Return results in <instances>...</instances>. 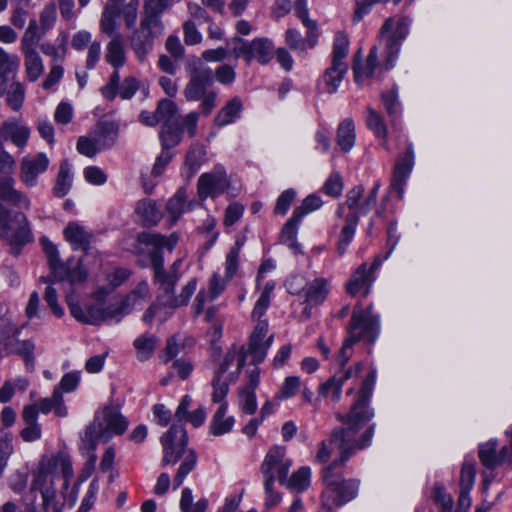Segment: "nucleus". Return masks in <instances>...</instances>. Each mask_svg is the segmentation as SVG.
Listing matches in <instances>:
<instances>
[{
	"label": "nucleus",
	"mask_w": 512,
	"mask_h": 512,
	"mask_svg": "<svg viewBox=\"0 0 512 512\" xmlns=\"http://www.w3.org/2000/svg\"><path fill=\"white\" fill-rule=\"evenodd\" d=\"M376 382V370L371 368L361 383L357 399L346 416H340L344 427L333 432L328 440H323L315 453V462L325 463L334 448L339 450L338 468H341L357 451L370 446L374 436V424L370 421L374 417L369 407V400Z\"/></svg>",
	"instance_id": "obj_1"
},
{
	"label": "nucleus",
	"mask_w": 512,
	"mask_h": 512,
	"mask_svg": "<svg viewBox=\"0 0 512 512\" xmlns=\"http://www.w3.org/2000/svg\"><path fill=\"white\" fill-rule=\"evenodd\" d=\"M191 401L192 399L189 395L182 397L175 413L177 422L173 423L169 430L160 438L163 452L162 465H174L181 460L173 479L175 488L183 484L188 474L194 470L197 464L196 452L194 449L187 447L188 437L186 430L182 424L178 423L186 418Z\"/></svg>",
	"instance_id": "obj_2"
},
{
	"label": "nucleus",
	"mask_w": 512,
	"mask_h": 512,
	"mask_svg": "<svg viewBox=\"0 0 512 512\" xmlns=\"http://www.w3.org/2000/svg\"><path fill=\"white\" fill-rule=\"evenodd\" d=\"M14 182L10 176L0 177V200L8 201L19 209H30L29 197L14 189ZM0 237L12 246L14 254H18L20 247L33 240L26 216L22 213L12 216L0 205Z\"/></svg>",
	"instance_id": "obj_3"
},
{
	"label": "nucleus",
	"mask_w": 512,
	"mask_h": 512,
	"mask_svg": "<svg viewBox=\"0 0 512 512\" xmlns=\"http://www.w3.org/2000/svg\"><path fill=\"white\" fill-rule=\"evenodd\" d=\"M73 478L72 462L68 455L59 452L43 456L32 471L31 488L40 492L45 511H56V483L67 489Z\"/></svg>",
	"instance_id": "obj_4"
},
{
	"label": "nucleus",
	"mask_w": 512,
	"mask_h": 512,
	"mask_svg": "<svg viewBox=\"0 0 512 512\" xmlns=\"http://www.w3.org/2000/svg\"><path fill=\"white\" fill-rule=\"evenodd\" d=\"M142 243L151 247L150 261L154 270L155 280L160 284V289L163 293L167 294L170 299V307H180L188 304L191 296L197 289V280L195 278L190 279L187 284L182 288L181 293L178 296H173L174 285L176 283V277L167 275L163 270V259L161 251L166 249L172 251L178 243V236L175 233L169 236H162L159 234H142L139 237Z\"/></svg>",
	"instance_id": "obj_5"
},
{
	"label": "nucleus",
	"mask_w": 512,
	"mask_h": 512,
	"mask_svg": "<svg viewBox=\"0 0 512 512\" xmlns=\"http://www.w3.org/2000/svg\"><path fill=\"white\" fill-rule=\"evenodd\" d=\"M128 420L117 406L107 405L95 413L92 424L87 427L81 438V449L91 451L88 459L89 472L94 468L97 457L94 450L98 442H108L113 437L122 435L128 428Z\"/></svg>",
	"instance_id": "obj_6"
},
{
	"label": "nucleus",
	"mask_w": 512,
	"mask_h": 512,
	"mask_svg": "<svg viewBox=\"0 0 512 512\" xmlns=\"http://www.w3.org/2000/svg\"><path fill=\"white\" fill-rule=\"evenodd\" d=\"M322 478L324 483L322 504L329 510L340 508L358 494L359 481L344 478L341 468H338V461H333L323 469Z\"/></svg>",
	"instance_id": "obj_7"
},
{
	"label": "nucleus",
	"mask_w": 512,
	"mask_h": 512,
	"mask_svg": "<svg viewBox=\"0 0 512 512\" xmlns=\"http://www.w3.org/2000/svg\"><path fill=\"white\" fill-rule=\"evenodd\" d=\"M380 332L379 316L372 312V306L366 310L356 306L348 329V338L337 356V362L344 366L351 357L350 349L357 341L373 343Z\"/></svg>",
	"instance_id": "obj_8"
},
{
	"label": "nucleus",
	"mask_w": 512,
	"mask_h": 512,
	"mask_svg": "<svg viewBox=\"0 0 512 512\" xmlns=\"http://www.w3.org/2000/svg\"><path fill=\"white\" fill-rule=\"evenodd\" d=\"M66 302L71 315L79 322L86 324H99L103 321L119 322L129 314L127 302L116 301L103 307L100 303L81 305L76 296L68 294Z\"/></svg>",
	"instance_id": "obj_9"
},
{
	"label": "nucleus",
	"mask_w": 512,
	"mask_h": 512,
	"mask_svg": "<svg viewBox=\"0 0 512 512\" xmlns=\"http://www.w3.org/2000/svg\"><path fill=\"white\" fill-rule=\"evenodd\" d=\"M410 21L406 17L394 16L388 18L379 33V44L385 58V69L395 66L402 43L409 34Z\"/></svg>",
	"instance_id": "obj_10"
},
{
	"label": "nucleus",
	"mask_w": 512,
	"mask_h": 512,
	"mask_svg": "<svg viewBox=\"0 0 512 512\" xmlns=\"http://www.w3.org/2000/svg\"><path fill=\"white\" fill-rule=\"evenodd\" d=\"M42 249L47 258L49 268L56 279L74 285L83 282L88 275L82 259L71 257L65 262L60 260L57 246L47 237L40 238Z\"/></svg>",
	"instance_id": "obj_11"
},
{
	"label": "nucleus",
	"mask_w": 512,
	"mask_h": 512,
	"mask_svg": "<svg viewBox=\"0 0 512 512\" xmlns=\"http://www.w3.org/2000/svg\"><path fill=\"white\" fill-rule=\"evenodd\" d=\"M228 45L235 58H243L248 64L253 60L262 65L267 64L274 54L272 41L265 37L255 38L250 42L235 37Z\"/></svg>",
	"instance_id": "obj_12"
},
{
	"label": "nucleus",
	"mask_w": 512,
	"mask_h": 512,
	"mask_svg": "<svg viewBox=\"0 0 512 512\" xmlns=\"http://www.w3.org/2000/svg\"><path fill=\"white\" fill-rule=\"evenodd\" d=\"M292 463V459L287 456L285 447L272 446L266 453L260 468L265 478L264 481L275 482L277 479L281 484L288 475Z\"/></svg>",
	"instance_id": "obj_13"
},
{
	"label": "nucleus",
	"mask_w": 512,
	"mask_h": 512,
	"mask_svg": "<svg viewBox=\"0 0 512 512\" xmlns=\"http://www.w3.org/2000/svg\"><path fill=\"white\" fill-rule=\"evenodd\" d=\"M230 180L222 165L203 173L197 181V193L200 200L217 198L229 190Z\"/></svg>",
	"instance_id": "obj_14"
},
{
	"label": "nucleus",
	"mask_w": 512,
	"mask_h": 512,
	"mask_svg": "<svg viewBox=\"0 0 512 512\" xmlns=\"http://www.w3.org/2000/svg\"><path fill=\"white\" fill-rule=\"evenodd\" d=\"M49 164V157L44 152L24 156L20 162V180L27 187L36 186L38 177L47 171Z\"/></svg>",
	"instance_id": "obj_15"
},
{
	"label": "nucleus",
	"mask_w": 512,
	"mask_h": 512,
	"mask_svg": "<svg viewBox=\"0 0 512 512\" xmlns=\"http://www.w3.org/2000/svg\"><path fill=\"white\" fill-rule=\"evenodd\" d=\"M380 185L375 183L372 189L364 195V188L361 185L355 186L347 192L346 205L350 215H366L375 205Z\"/></svg>",
	"instance_id": "obj_16"
},
{
	"label": "nucleus",
	"mask_w": 512,
	"mask_h": 512,
	"mask_svg": "<svg viewBox=\"0 0 512 512\" xmlns=\"http://www.w3.org/2000/svg\"><path fill=\"white\" fill-rule=\"evenodd\" d=\"M415 164V154L412 144H409L406 152L399 156L395 162L390 191L403 198L406 182Z\"/></svg>",
	"instance_id": "obj_17"
},
{
	"label": "nucleus",
	"mask_w": 512,
	"mask_h": 512,
	"mask_svg": "<svg viewBox=\"0 0 512 512\" xmlns=\"http://www.w3.org/2000/svg\"><path fill=\"white\" fill-rule=\"evenodd\" d=\"M382 263L383 260L380 256H377L370 268L367 267L366 263L360 265L347 283V292L353 296L360 293L366 296L370 292V288L375 281L374 273Z\"/></svg>",
	"instance_id": "obj_18"
},
{
	"label": "nucleus",
	"mask_w": 512,
	"mask_h": 512,
	"mask_svg": "<svg viewBox=\"0 0 512 512\" xmlns=\"http://www.w3.org/2000/svg\"><path fill=\"white\" fill-rule=\"evenodd\" d=\"M267 332L268 322L262 320L258 321L250 335L246 353L252 356L254 364H259L266 358L267 352L273 343V335L267 337Z\"/></svg>",
	"instance_id": "obj_19"
},
{
	"label": "nucleus",
	"mask_w": 512,
	"mask_h": 512,
	"mask_svg": "<svg viewBox=\"0 0 512 512\" xmlns=\"http://www.w3.org/2000/svg\"><path fill=\"white\" fill-rule=\"evenodd\" d=\"M330 288L328 281L324 278H316L308 283L302 290L303 304L305 308L302 315L305 318L311 317V310L325 302Z\"/></svg>",
	"instance_id": "obj_20"
},
{
	"label": "nucleus",
	"mask_w": 512,
	"mask_h": 512,
	"mask_svg": "<svg viewBox=\"0 0 512 512\" xmlns=\"http://www.w3.org/2000/svg\"><path fill=\"white\" fill-rule=\"evenodd\" d=\"M246 355L243 346H232L223 356L216 374H222V377H229L230 381H235L245 364Z\"/></svg>",
	"instance_id": "obj_21"
},
{
	"label": "nucleus",
	"mask_w": 512,
	"mask_h": 512,
	"mask_svg": "<svg viewBox=\"0 0 512 512\" xmlns=\"http://www.w3.org/2000/svg\"><path fill=\"white\" fill-rule=\"evenodd\" d=\"M30 135V127L20 119H8L0 127V136L19 149H24L27 146Z\"/></svg>",
	"instance_id": "obj_22"
},
{
	"label": "nucleus",
	"mask_w": 512,
	"mask_h": 512,
	"mask_svg": "<svg viewBox=\"0 0 512 512\" xmlns=\"http://www.w3.org/2000/svg\"><path fill=\"white\" fill-rule=\"evenodd\" d=\"M260 369L257 366L247 371V384L239 391V405L243 413L251 415L257 409L255 391L260 383Z\"/></svg>",
	"instance_id": "obj_23"
},
{
	"label": "nucleus",
	"mask_w": 512,
	"mask_h": 512,
	"mask_svg": "<svg viewBox=\"0 0 512 512\" xmlns=\"http://www.w3.org/2000/svg\"><path fill=\"white\" fill-rule=\"evenodd\" d=\"M229 281L230 280H227L225 277L222 278L217 273L212 275L208 282L207 290L201 289L195 298L194 313L196 316L203 311L207 300L213 301L224 292Z\"/></svg>",
	"instance_id": "obj_24"
},
{
	"label": "nucleus",
	"mask_w": 512,
	"mask_h": 512,
	"mask_svg": "<svg viewBox=\"0 0 512 512\" xmlns=\"http://www.w3.org/2000/svg\"><path fill=\"white\" fill-rule=\"evenodd\" d=\"M213 81V72L208 67L195 69L192 73L191 80L187 84L184 95L187 100L196 101L203 95L207 85Z\"/></svg>",
	"instance_id": "obj_25"
},
{
	"label": "nucleus",
	"mask_w": 512,
	"mask_h": 512,
	"mask_svg": "<svg viewBox=\"0 0 512 512\" xmlns=\"http://www.w3.org/2000/svg\"><path fill=\"white\" fill-rule=\"evenodd\" d=\"M197 205L194 199H188L187 189L180 187L169 199L166 211L172 223H175L183 214L193 210Z\"/></svg>",
	"instance_id": "obj_26"
},
{
	"label": "nucleus",
	"mask_w": 512,
	"mask_h": 512,
	"mask_svg": "<svg viewBox=\"0 0 512 512\" xmlns=\"http://www.w3.org/2000/svg\"><path fill=\"white\" fill-rule=\"evenodd\" d=\"M378 48L373 47L364 64L355 63L353 66L354 78L359 85L368 84L370 79L377 77L380 73L378 66Z\"/></svg>",
	"instance_id": "obj_27"
},
{
	"label": "nucleus",
	"mask_w": 512,
	"mask_h": 512,
	"mask_svg": "<svg viewBox=\"0 0 512 512\" xmlns=\"http://www.w3.org/2000/svg\"><path fill=\"white\" fill-rule=\"evenodd\" d=\"M65 240L72 246L74 250H85L90 244L91 233L81 224L70 222L65 227Z\"/></svg>",
	"instance_id": "obj_28"
},
{
	"label": "nucleus",
	"mask_w": 512,
	"mask_h": 512,
	"mask_svg": "<svg viewBox=\"0 0 512 512\" xmlns=\"http://www.w3.org/2000/svg\"><path fill=\"white\" fill-rule=\"evenodd\" d=\"M207 161L208 158L205 147L201 145L191 146L181 170L182 176L191 179Z\"/></svg>",
	"instance_id": "obj_29"
},
{
	"label": "nucleus",
	"mask_w": 512,
	"mask_h": 512,
	"mask_svg": "<svg viewBox=\"0 0 512 512\" xmlns=\"http://www.w3.org/2000/svg\"><path fill=\"white\" fill-rule=\"evenodd\" d=\"M105 61L111 65L115 71L125 65L126 51L123 38L120 34H115L107 43L105 49Z\"/></svg>",
	"instance_id": "obj_30"
},
{
	"label": "nucleus",
	"mask_w": 512,
	"mask_h": 512,
	"mask_svg": "<svg viewBox=\"0 0 512 512\" xmlns=\"http://www.w3.org/2000/svg\"><path fill=\"white\" fill-rule=\"evenodd\" d=\"M3 84L4 89L0 96L6 95V102L12 110H20L25 100L24 85L16 79V76H12L11 79H5Z\"/></svg>",
	"instance_id": "obj_31"
},
{
	"label": "nucleus",
	"mask_w": 512,
	"mask_h": 512,
	"mask_svg": "<svg viewBox=\"0 0 512 512\" xmlns=\"http://www.w3.org/2000/svg\"><path fill=\"white\" fill-rule=\"evenodd\" d=\"M312 482V470L309 466H301L290 476H286L281 485L292 492H304L309 489Z\"/></svg>",
	"instance_id": "obj_32"
},
{
	"label": "nucleus",
	"mask_w": 512,
	"mask_h": 512,
	"mask_svg": "<svg viewBox=\"0 0 512 512\" xmlns=\"http://www.w3.org/2000/svg\"><path fill=\"white\" fill-rule=\"evenodd\" d=\"M242 110V100L238 97L232 98L217 113L214 119L215 125L224 127L235 123L241 117Z\"/></svg>",
	"instance_id": "obj_33"
},
{
	"label": "nucleus",
	"mask_w": 512,
	"mask_h": 512,
	"mask_svg": "<svg viewBox=\"0 0 512 512\" xmlns=\"http://www.w3.org/2000/svg\"><path fill=\"white\" fill-rule=\"evenodd\" d=\"M336 140L342 152L347 153L352 150L356 141V129L351 118H345L340 122L337 128Z\"/></svg>",
	"instance_id": "obj_34"
},
{
	"label": "nucleus",
	"mask_w": 512,
	"mask_h": 512,
	"mask_svg": "<svg viewBox=\"0 0 512 512\" xmlns=\"http://www.w3.org/2000/svg\"><path fill=\"white\" fill-rule=\"evenodd\" d=\"M227 409L228 404L222 403L213 415L210 424V432L214 436H222L229 433L233 429L235 419L233 416L226 415Z\"/></svg>",
	"instance_id": "obj_35"
},
{
	"label": "nucleus",
	"mask_w": 512,
	"mask_h": 512,
	"mask_svg": "<svg viewBox=\"0 0 512 512\" xmlns=\"http://www.w3.org/2000/svg\"><path fill=\"white\" fill-rule=\"evenodd\" d=\"M347 70L348 64L331 63V66L325 70L322 78L326 92L334 94L338 91Z\"/></svg>",
	"instance_id": "obj_36"
},
{
	"label": "nucleus",
	"mask_w": 512,
	"mask_h": 512,
	"mask_svg": "<svg viewBox=\"0 0 512 512\" xmlns=\"http://www.w3.org/2000/svg\"><path fill=\"white\" fill-rule=\"evenodd\" d=\"M175 308L170 307V299L167 294L163 293L159 298V304L151 306L144 314L143 320L148 324L153 322L162 323L171 316Z\"/></svg>",
	"instance_id": "obj_37"
},
{
	"label": "nucleus",
	"mask_w": 512,
	"mask_h": 512,
	"mask_svg": "<svg viewBox=\"0 0 512 512\" xmlns=\"http://www.w3.org/2000/svg\"><path fill=\"white\" fill-rule=\"evenodd\" d=\"M246 238L239 236L225 256L224 272L225 278L231 280L237 273L240 264V253L244 247Z\"/></svg>",
	"instance_id": "obj_38"
},
{
	"label": "nucleus",
	"mask_w": 512,
	"mask_h": 512,
	"mask_svg": "<svg viewBox=\"0 0 512 512\" xmlns=\"http://www.w3.org/2000/svg\"><path fill=\"white\" fill-rule=\"evenodd\" d=\"M366 125L371 130L375 137L383 141V147L385 150L390 151L387 136L388 130L382 116L373 108H367Z\"/></svg>",
	"instance_id": "obj_39"
},
{
	"label": "nucleus",
	"mask_w": 512,
	"mask_h": 512,
	"mask_svg": "<svg viewBox=\"0 0 512 512\" xmlns=\"http://www.w3.org/2000/svg\"><path fill=\"white\" fill-rule=\"evenodd\" d=\"M119 8L118 3L108 2L103 10L100 20V30L108 36H114L118 29Z\"/></svg>",
	"instance_id": "obj_40"
},
{
	"label": "nucleus",
	"mask_w": 512,
	"mask_h": 512,
	"mask_svg": "<svg viewBox=\"0 0 512 512\" xmlns=\"http://www.w3.org/2000/svg\"><path fill=\"white\" fill-rule=\"evenodd\" d=\"M73 173L71 164L64 160L60 164L59 172L56 179V184L53 192L57 197H64L67 195L72 187Z\"/></svg>",
	"instance_id": "obj_41"
},
{
	"label": "nucleus",
	"mask_w": 512,
	"mask_h": 512,
	"mask_svg": "<svg viewBox=\"0 0 512 512\" xmlns=\"http://www.w3.org/2000/svg\"><path fill=\"white\" fill-rule=\"evenodd\" d=\"M45 32L41 30L37 22L35 20H31L29 22V25L24 32L22 38H21V52L22 53H32V52H38V44Z\"/></svg>",
	"instance_id": "obj_42"
},
{
	"label": "nucleus",
	"mask_w": 512,
	"mask_h": 512,
	"mask_svg": "<svg viewBox=\"0 0 512 512\" xmlns=\"http://www.w3.org/2000/svg\"><path fill=\"white\" fill-rule=\"evenodd\" d=\"M19 65L20 59L17 55L9 54L0 47V93L4 89V80L9 78V74L16 76Z\"/></svg>",
	"instance_id": "obj_43"
},
{
	"label": "nucleus",
	"mask_w": 512,
	"mask_h": 512,
	"mask_svg": "<svg viewBox=\"0 0 512 512\" xmlns=\"http://www.w3.org/2000/svg\"><path fill=\"white\" fill-rule=\"evenodd\" d=\"M302 219H295V214L288 220L282 229L281 240L286 244L294 253H302V247L297 242L298 226Z\"/></svg>",
	"instance_id": "obj_44"
},
{
	"label": "nucleus",
	"mask_w": 512,
	"mask_h": 512,
	"mask_svg": "<svg viewBox=\"0 0 512 512\" xmlns=\"http://www.w3.org/2000/svg\"><path fill=\"white\" fill-rule=\"evenodd\" d=\"M302 388V380L299 376L290 375L283 379L277 392L275 393V400L282 402L293 398Z\"/></svg>",
	"instance_id": "obj_45"
},
{
	"label": "nucleus",
	"mask_w": 512,
	"mask_h": 512,
	"mask_svg": "<svg viewBox=\"0 0 512 512\" xmlns=\"http://www.w3.org/2000/svg\"><path fill=\"white\" fill-rule=\"evenodd\" d=\"M158 344L155 336L150 334H142L134 340V348L136 356L140 361L148 360L154 353Z\"/></svg>",
	"instance_id": "obj_46"
},
{
	"label": "nucleus",
	"mask_w": 512,
	"mask_h": 512,
	"mask_svg": "<svg viewBox=\"0 0 512 512\" xmlns=\"http://www.w3.org/2000/svg\"><path fill=\"white\" fill-rule=\"evenodd\" d=\"M24 56V67L26 77L29 81L35 82L44 71V64L38 52L22 53Z\"/></svg>",
	"instance_id": "obj_47"
},
{
	"label": "nucleus",
	"mask_w": 512,
	"mask_h": 512,
	"mask_svg": "<svg viewBox=\"0 0 512 512\" xmlns=\"http://www.w3.org/2000/svg\"><path fill=\"white\" fill-rule=\"evenodd\" d=\"M357 225L358 218L355 215H349L346 219V223L341 229L338 238L337 250L340 255H343L346 252L347 247L352 242L356 232Z\"/></svg>",
	"instance_id": "obj_48"
},
{
	"label": "nucleus",
	"mask_w": 512,
	"mask_h": 512,
	"mask_svg": "<svg viewBox=\"0 0 512 512\" xmlns=\"http://www.w3.org/2000/svg\"><path fill=\"white\" fill-rule=\"evenodd\" d=\"M35 343L31 340H17L13 345V353L19 355L28 371H33L35 368Z\"/></svg>",
	"instance_id": "obj_49"
},
{
	"label": "nucleus",
	"mask_w": 512,
	"mask_h": 512,
	"mask_svg": "<svg viewBox=\"0 0 512 512\" xmlns=\"http://www.w3.org/2000/svg\"><path fill=\"white\" fill-rule=\"evenodd\" d=\"M136 214L145 225H154L161 218V212L151 200H143L137 203Z\"/></svg>",
	"instance_id": "obj_50"
},
{
	"label": "nucleus",
	"mask_w": 512,
	"mask_h": 512,
	"mask_svg": "<svg viewBox=\"0 0 512 512\" xmlns=\"http://www.w3.org/2000/svg\"><path fill=\"white\" fill-rule=\"evenodd\" d=\"M182 128L178 126V123H165L163 124L160 138L163 149L170 150L179 144L181 140Z\"/></svg>",
	"instance_id": "obj_51"
},
{
	"label": "nucleus",
	"mask_w": 512,
	"mask_h": 512,
	"mask_svg": "<svg viewBox=\"0 0 512 512\" xmlns=\"http://www.w3.org/2000/svg\"><path fill=\"white\" fill-rule=\"evenodd\" d=\"M475 478V462L472 457L466 456L460 470L459 489L472 490Z\"/></svg>",
	"instance_id": "obj_52"
},
{
	"label": "nucleus",
	"mask_w": 512,
	"mask_h": 512,
	"mask_svg": "<svg viewBox=\"0 0 512 512\" xmlns=\"http://www.w3.org/2000/svg\"><path fill=\"white\" fill-rule=\"evenodd\" d=\"M430 497L437 504L438 508L443 511L451 510L453 506V498L442 483L436 482L433 484L430 491Z\"/></svg>",
	"instance_id": "obj_53"
},
{
	"label": "nucleus",
	"mask_w": 512,
	"mask_h": 512,
	"mask_svg": "<svg viewBox=\"0 0 512 512\" xmlns=\"http://www.w3.org/2000/svg\"><path fill=\"white\" fill-rule=\"evenodd\" d=\"M342 395L341 380H338L334 375L327 381L323 382L318 388V396L320 398L330 397L332 400L338 402Z\"/></svg>",
	"instance_id": "obj_54"
},
{
	"label": "nucleus",
	"mask_w": 512,
	"mask_h": 512,
	"mask_svg": "<svg viewBox=\"0 0 512 512\" xmlns=\"http://www.w3.org/2000/svg\"><path fill=\"white\" fill-rule=\"evenodd\" d=\"M148 297L149 286L146 282H141L125 299H122V302H127L130 313L133 309L142 306Z\"/></svg>",
	"instance_id": "obj_55"
},
{
	"label": "nucleus",
	"mask_w": 512,
	"mask_h": 512,
	"mask_svg": "<svg viewBox=\"0 0 512 512\" xmlns=\"http://www.w3.org/2000/svg\"><path fill=\"white\" fill-rule=\"evenodd\" d=\"M232 381H230L229 377H222V374H215L213 381H212V387H213V393H212V401L214 403H227L225 401V398L229 391V384Z\"/></svg>",
	"instance_id": "obj_56"
},
{
	"label": "nucleus",
	"mask_w": 512,
	"mask_h": 512,
	"mask_svg": "<svg viewBox=\"0 0 512 512\" xmlns=\"http://www.w3.org/2000/svg\"><path fill=\"white\" fill-rule=\"evenodd\" d=\"M157 115L161 122L165 123H179V116L177 114V107L171 100L160 101L157 107Z\"/></svg>",
	"instance_id": "obj_57"
},
{
	"label": "nucleus",
	"mask_w": 512,
	"mask_h": 512,
	"mask_svg": "<svg viewBox=\"0 0 512 512\" xmlns=\"http://www.w3.org/2000/svg\"><path fill=\"white\" fill-rule=\"evenodd\" d=\"M322 205L323 201L320 196L316 194L307 196L302 201V204L293 211V214H295V219H302L307 214L318 210Z\"/></svg>",
	"instance_id": "obj_58"
},
{
	"label": "nucleus",
	"mask_w": 512,
	"mask_h": 512,
	"mask_svg": "<svg viewBox=\"0 0 512 512\" xmlns=\"http://www.w3.org/2000/svg\"><path fill=\"white\" fill-rule=\"evenodd\" d=\"M96 145L97 152L110 148L116 138V134L112 131H108L104 127H98L97 130L91 135Z\"/></svg>",
	"instance_id": "obj_59"
},
{
	"label": "nucleus",
	"mask_w": 512,
	"mask_h": 512,
	"mask_svg": "<svg viewBox=\"0 0 512 512\" xmlns=\"http://www.w3.org/2000/svg\"><path fill=\"white\" fill-rule=\"evenodd\" d=\"M348 47L349 41L347 37L344 34H337L333 46L332 62L347 64L345 59L348 54Z\"/></svg>",
	"instance_id": "obj_60"
},
{
	"label": "nucleus",
	"mask_w": 512,
	"mask_h": 512,
	"mask_svg": "<svg viewBox=\"0 0 512 512\" xmlns=\"http://www.w3.org/2000/svg\"><path fill=\"white\" fill-rule=\"evenodd\" d=\"M343 178L339 172H332L323 185V191L331 197H339L343 192Z\"/></svg>",
	"instance_id": "obj_61"
},
{
	"label": "nucleus",
	"mask_w": 512,
	"mask_h": 512,
	"mask_svg": "<svg viewBox=\"0 0 512 512\" xmlns=\"http://www.w3.org/2000/svg\"><path fill=\"white\" fill-rule=\"evenodd\" d=\"M12 449L10 433L6 430H0V476L7 466Z\"/></svg>",
	"instance_id": "obj_62"
},
{
	"label": "nucleus",
	"mask_w": 512,
	"mask_h": 512,
	"mask_svg": "<svg viewBox=\"0 0 512 512\" xmlns=\"http://www.w3.org/2000/svg\"><path fill=\"white\" fill-rule=\"evenodd\" d=\"M382 103L390 116L397 115L401 110V104L398 100V91L393 88L381 95Z\"/></svg>",
	"instance_id": "obj_63"
},
{
	"label": "nucleus",
	"mask_w": 512,
	"mask_h": 512,
	"mask_svg": "<svg viewBox=\"0 0 512 512\" xmlns=\"http://www.w3.org/2000/svg\"><path fill=\"white\" fill-rule=\"evenodd\" d=\"M286 44L297 53L304 55L306 53V42L299 31L288 29L285 33Z\"/></svg>",
	"instance_id": "obj_64"
}]
</instances>
